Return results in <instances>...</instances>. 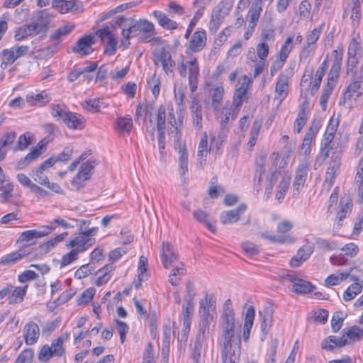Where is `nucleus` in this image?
<instances>
[{"instance_id":"1","label":"nucleus","mask_w":363,"mask_h":363,"mask_svg":"<svg viewBox=\"0 0 363 363\" xmlns=\"http://www.w3.org/2000/svg\"><path fill=\"white\" fill-rule=\"evenodd\" d=\"M235 313L230 299L225 301L219 324L220 348L227 350H241L240 335L235 331Z\"/></svg>"},{"instance_id":"2","label":"nucleus","mask_w":363,"mask_h":363,"mask_svg":"<svg viewBox=\"0 0 363 363\" xmlns=\"http://www.w3.org/2000/svg\"><path fill=\"white\" fill-rule=\"evenodd\" d=\"M199 315L201 318L199 330L205 333L208 325L216 315V301L213 294H206L199 301Z\"/></svg>"},{"instance_id":"3","label":"nucleus","mask_w":363,"mask_h":363,"mask_svg":"<svg viewBox=\"0 0 363 363\" xmlns=\"http://www.w3.org/2000/svg\"><path fill=\"white\" fill-rule=\"evenodd\" d=\"M68 337L69 334L66 333L55 339L51 345H43L38 353L39 361L47 362L53 357H62L65 352L63 343L68 339Z\"/></svg>"},{"instance_id":"4","label":"nucleus","mask_w":363,"mask_h":363,"mask_svg":"<svg viewBox=\"0 0 363 363\" xmlns=\"http://www.w3.org/2000/svg\"><path fill=\"white\" fill-rule=\"evenodd\" d=\"M98 230V227H93L87 230L79 232L76 237L67 244V246L72 247L79 253L83 252L95 244L96 239L94 236Z\"/></svg>"},{"instance_id":"5","label":"nucleus","mask_w":363,"mask_h":363,"mask_svg":"<svg viewBox=\"0 0 363 363\" xmlns=\"http://www.w3.org/2000/svg\"><path fill=\"white\" fill-rule=\"evenodd\" d=\"M153 61L156 66L160 64L166 74L173 72L175 62L172 60L170 52L164 48H162L153 52Z\"/></svg>"},{"instance_id":"6","label":"nucleus","mask_w":363,"mask_h":363,"mask_svg":"<svg viewBox=\"0 0 363 363\" xmlns=\"http://www.w3.org/2000/svg\"><path fill=\"white\" fill-rule=\"evenodd\" d=\"M48 21H43L41 23H33L30 24H26L19 27L15 32V40L20 41L28 36L33 35L34 33L38 31V29L47 30L48 28Z\"/></svg>"},{"instance_id":"7","label":"nucleus","mask_w":363,"mask_h":363,"mask_svg":"<svg viewBox=\"0 0 363 363\" xmlns=\"http://www.w3.org/2000/svg\"><path fill=\"white\" fill-rule=\"evenodd\" d=\"M284 279L293 284V291L296 294L309 293L313 289L311 282L297 277L294 274H287Z\"/></svg>"},{"instance_id":"8","label":"nucleus","mask_w":363,"mask_h":363,"mask_svg":"<svg viewBox=\"0 0 363 363\" xmlns=\"http://www.w3.org/2000/svg\"><path fill=\"white\" fill-rule=\"evenodd\" d=\"M335 129L334 127L330 128L328 126L327 132L324 135V138L321 142L320 156L325 160L330 157V152L331 150L335 148V144L333 142L334 138Z\"/></svg>"},{"instance_id":"9","label":"nucleus","mask_w":363,"mask_h":363,"mask_svg":"<svg viewBox=\"0 0 363 363\" xmlns=\"http://www.w3.org/2000/svg\"><path fill=\"white\" fill-rule=\"evenodd\" d=\"M246 209L247 205L241 203L234 209L223 211L220 216V220L223 225L235 223L240 220Z\"/></svg>"},{"instance_id":"10","label":"nucleus","mask_w":363,"mask_h":363,"mask_svg":"<svg viewBox=\"0 0 363 363\" xmlns=\"http://www.w3.org/2000/svg\"><path fill=\"white\" fill-rule=\"evenodd\" d=\"M206 33L204 30L194 32L189 43V49L194 52L201 51L206 45Z\"/></svg>"},{"instance_id":"11","label":"nucleus","mask_w":363,"mask_h":363,"mask_svg":"<svg viewBox=\"0 0 363 363\" xmlns=\"http://www.w3.org/2000/svg\"><path fill=\"white\" fill-rule=\"evenodd\" d=\"M23 333L25 342L28 345H32L37 342L40 336L39 327L33 321L26 324Z\"/></svg>"},{"instance_id":"12","label":"nucleus","mask_w":363,"mask_h":363,"mask_svg":"<svg viewBox=\"0 0 363 363\" xmlns=\"http://www.w3.org/2000/svg\"><path fill=\"white\" fill-rule=\"evenodd\" d=\"M308 167L306 163H301L298 166L293 184L294 191H296L294 195H298L300 190L304 186L308 174Z\"/></svg>"},{"instance_id":"13","label":"nucleus","mask_w":363,"mask_h":363,"mask_svg":"<svg viewBox=\"0 0 363 363\" xmlns=\"http://www.w3.org/2000/svg\"><path fill=\"white\" fill-rule=\"evenodd\" d=\"M161 259L164 268L167 269L172 264L178 259V256L173 249V246L169 242H163Z\"/></svg>"},{"instance_id":"14","label":"nucleus","mask_w":363,"mask_h":363,"mask_svg":"<svg viewBox=\"0 0 363 363\" xmlns=\"http://www.w3.org/2000/svg\"><path fill=\"white\" fill-rule=\"evenodd\" d=\"M30 252L26 247H21L20 250L7 254L0 259L1 265L11 266L16 264L17 262L23 257L30 255Z\"/></svg>"},{"instance_id":"15","label":"nucleus","mask_w":363,"mask_h":363,"mask_svg":"<svg viewBox=\"0 0 363 363\" xmlns=\"http://www.w3.org/2000/svg\"><path fill=\"white\" fill-rule=\"evenodd\" d=\"M94 43V36L91 35H85L77 41L76 46L72 49L73 52L82 55H86L92 50L91 45Z\"/></svg>"},{"instance_id":"16","label":"nucleus","mask_w":363,"mask_h":363,"mask_svg":"<svg viewBox=\"0 0 363 363\" xmlns=\"http://www.w3.org/2000/svg\"><path fill=\"white\" fill-rule=\"evenodd\" d=\"M62 122L69 128L77 130L82 129L84 128L85 120L82 116L69 111L67 112V114L65 115Z\"/></svg>"},{"instance_id":"17","label":"nucleus","mask_w":363,"mask_h":363,"mask_svg":"<svg viewBox=\"0 0 363 363\" xmlns=\"http://www.w3.org/2000/svg\"><path fill=\"white\" fill-rule=\"evenodd\" d=\"M262 11V0H256L250 7L246 21L250 26L256 27Z\"/></svg>"},{"instance_id":"18","label":"nucleus","mask_w":363,"mask_h":363,"mask_svg":"<svg viewBox=\"0 0 363 363\" xmlns=\"http://www.w3.org/2000/svg\"><path fill=\"white\" fill-rule=\"evenodd\" d=\"M289 79L285 74H280L275 86V99L282 101L288 94Z\"/></svg>"},{"instance_id":"19","label":"nucleus","mask_w":363,"mask_h":363,"mask_svg":"<svg viewBox=\"0 0 363 363\" xmlns=\"http://www.w3.org/2000/svg\"><path fill=\"white\" fill-rule=\"evenodd\" d=\"M52 4L53 6L58 8L62 13L79 11L81 9V4L77 0H53Z\"/></svg>"},{"instance_id":"20","label":"nucleus","mask_w":363,"mask_h":363,"mask_svg":"<svg viewBox=\"0 0 363 363\" xmlns=\"http://www.w3.org/2000/svg\"><path fill=\"white\" fill-rule=\"evenodd\" d=\"M313 252V247L311 245H303L300 248L296 256L291 259V265L294 267H298L303 261H306Z\"/></svg>"},{"instance_id":"21","label":"nucleus","mask_w":363,"mask_h":363,"mask_svg":"<svg viewBox=\"0 0 363 363\" xmlns=\"http://www.w3.org/2000/svg\"><path fill=\"white\" fill-rule=\"evenodd\" d=\"M41 235L42 234L40 233H37L36 230L23 231L21 233L17 240V243L23 244L22 247H26L28 250L30 245L35 244V242L33 240L36 238H40Z\"/></svg>"},{"instance_id":"22","label":"nucleus","mask_w":363,"mask_h":363,"mask_svg":"<svg viewBox=\"0 0 363 363\" xmlns=\"http://www.w3.org/2000/svg\"><path fill=\"white\" fill-rule=\"evenodd\" d=\"M179 155V174L184 176L188 172V152L185 144L182 143H178V147H176Z\"/></svg>"},{"instance_id":"23","label":"nucleus","mask_w":363,"mask_h":363,"mask_svg":"<svg viewBox=\"0 0 363 363\" xmlns=\"http://www.w3.org/2000/svg\"><path fill=\"white\" fill-rule=\"evenodd\" d=\"M255 314V308L252 306H249L245 313V323L243 325V340L245 342H247L249 340L250 330L253 325Z\"/></svg>"},{"instance_id":"24","label":"nucleus","mask_w":363,"mask_h":363,"mask_svg":"<svg viewBox=\"0 0 363 363\" xmlns=\"http://www.w3.org/2000/svg\"><path fill=\"white\" fill-rule=\"evenodd\" d=\"M51 101V97L47 94L45 91H42L40 93H31L26 96V101L31 106H42L49 103Z\"/></svg>"},{"instance_id":"25","label":"nucleus","mask_w":363,"mask_h":363,"mask_svg":"<svg viewBox=\"0 0 363 363\" xmlns=\"http://www.w3.org/2000/svg\"><path fill=\"white\" fill-rule=\"evenodd\" d=\"M347 343V339L342 335L337 338L335 336H329L323 340L321 347L324 350L332 351L335 347H342Z\"/></svg>"},{"instance_id":"26","label":"nucleus","mask_w":363,"mask_h":363,"mask_svg":"<svg viewBox=\"0 0 363 363\" xmlns=\"http://www.w3.org/2000/svg\"><path fill=\"white\" fill-rule=\"evenodd\" d=\"M359 50V43L353 38L349 45L347 52V62L351 67H354L357 64L360 55Z\"/></svg>"},{"instance_id":"27","label":"nucleus","mask_w":363,"mask_h":363,"mask_svg":"<svg viewBox=\"0 0 363 363\" xmlns=\"http://www.w3.org/2000/svg\"><path fill=\"white\" fill-rule=\"evenodd\" d=\"M191 108L193 125L199 130L202 128V110L201 106L199 104L198 101L195 98L193 99Z\"/></svg>"},{"instance_id":"28","label":"nucleus","mask_w":363,"mask_h":363,"mask_svg":"<svg viewBox=\"0 0 363 363\" xmlns=\"http://www.w3.org/2000/svg\"><path fill=\"white\" fill-rule=\"evenodd\" d=\"M359 89L360 82L356 81L349 84L346 90L342 94L343 101H340V104L343 103L345 104L346 101L351 100L353 97L356 99L361 94Z\"/></svg>"},{"instance_id":"29","label":"nucleus","mask_w":363,"mask_h":363,"mask_svg":"<svg viewBox=\"0 0 363 363\" xmlns=\"http://www.w3.org/2000/svg\"><path fill=\"white\" fill-rule=\"evenodd\" d=\"M241 354V350L220 349L222 363H238Z\"/></svg>"},{"instance_id":"30","label":"nucleus","mask_w":363,"mask_h":363,"mask_svg":"<svg viewBox=\"0 0 363 363\" xmlns=\"http://www.w3.org/2000/svg\"><path fill=\"white\" fill-rule=\"evenodd\" d=\"M193 216L197 221L204 224L206 227L212 233H216V221H209L208 219V215L207 213L201 209H198L194 211Z\"/></svg>"},{"instance_id":"31","label":"nucleus","mask_w":363,"mask_h":363,"mask_svg":"<svg viewBox=\"0 0 363 363\" xmlns=\"http://www.w3.org/2000/svg\"><path fill=\"white\" fill-rule=\"evenodd\" d=\"M224 89L222 86H217L212 89L211 105L215 111H218L223 104Z\"/></svg>"},{"instance_id":"32","label":"nucleus","mask_w":363,"mask_h":363,"mask_svg":"<svg viewBox=\"0 0 363 363\" xmlns=\"http://www.w3.org/2000/svg\"><path fill=\"white\" fill-rule=\"evenodd\" d=\"M153 15L158 21L159 24L164 28L174 30L176 29L178 26L177 22L169 18L164 13L161 11H155L153 12Z\"/></svg>"},{"instance_id":"33","label":"nucleus","mask_w":363,"mask_h":363,"mask_svg":"<svg viewBox=\"0 0 363 363\" xmlns=\"http://www.w3.org/2000/svg\"><path fill=\"white\" fill-rule=\"evenodd\" d=\"M262 125V120L259 118H255L251 128L250 140L247 143V145L249 146L250 150H252L255 145Z\"/></svg>"},{"instance_id":"34","label":"nucleus","mask_w":363,"mask_h":363,"mask_svg":"<svg viewBox=\"0 0 363 363\" xmlns=\"http://www.w3.org/2000/svg\"><path fill=\"white\" fill-rule=\"evenodd\" d=\"M113 270V264H108L105 265L104 267L99 269L97 272V274L99 276L96 280L95 281V284L98 286H101L105 284L111 277L109 273L111 272Z\"/></svg>"},{"instance_id":"35","label":"nucleus","mask_w":363,"mask_h":363,"mask_svg":"<svg viewBox=\"0 0 363 363\" xmlns=\"http://www.w3.org/2000/svg\"><path fill=\"white\" fill-rule=\"evenodd\" d=\"M28 286L13 287L9 297V304H16L23 301L26 294Z\"/></svg>"},{"instance_id":"36","label":"nucleus","mask_w":363,"mask_h":363,"mask_svg":"<svg viewBox=\"0 0 363 363\" xmlns=\"http://www.w3.org/2000/svg\"><path fill=\"white\" fill-rule=\"evenodd\" d=\"M340 167L337 164H330L326 172L323 186L329 191L334 184V180L338 174Z\"/></svg>"},{"instance_id":"37","label":"nucleus","mask_w":363,"mask_h":363,"mask_svg":"<svg viewBox=\"0 0 363 363\" xmlns=\"http://www.w3.org/2000/svg\"><path fill=\"white\" fill-rule=\"evenodd\" d=\"M4 176L0 177V191L1 194L0 197L3 203L7 202L12 197V192L13 191V184L11 182H6L4 179Z\"/></svg>"},{"instance_id":"38","label":"nucleus","mask_w":363,"mask_h":363,"mask_svg":"<svg viewBox=\"0 0 363 363\" xmlns=\"http://www.w3.org/2000/svg\"><path fill=\"white\" fill-rule=\"evenodd\" d=\"M340 209L337 212L336 219L337 221L335 223L337 228L342 225L341 221L346 217L347 214L350 211L352 207V201L347 199L346 202L341 199L340 201Z\"/></svg>"},{"instance_id":"39","label":"nucleus","mask_w":363,"mask_h":363,"mask_svg":"<svg viewBox=\"0 0 363 363\" xmlns=\"http://www.w3.org/2000/svg\"><path fill=\"white\" fill-rule=\"evenodd\" d=\"M205 333H202L199 330V333L196 336V340L194 343V347L191 352V358L196 363H200V358L202 351L201 340L203 339Z\"/></svg>"},{"instance_id":"40","label":"nucleus","mask_w":363,"mask_h":363,"mask_svg":"<svg viewBox=\"0 0 363 363\" xmlns=\"http://www.w3.org/2000/svg\"><path fill=\"white\" fill-rule=\"evenodd\" d=\"M42 152H38L37 150H32L23 158L21 159L17 163V167L19 169H24L33 162H35L40 155Z\"/></svg>"},{"instance_id":"41","label":"nucleus","mask_w":363,"mask_h":363,"mask_svg":"<svg viewBox=\"0 0 363 363\" xmlns=\"http://www.w3.org/2000/svg\"><path fill=\"white\" fill-rule=\"evenodd\" d=\"M133 24V33L143 32L148 34L154 31V25L145 19H140L139 21L134 20Z\"/></svg>"},{"instance_id":"42","label":"nucleus","mask_w":363,"mask_h":363,"mask_svg":"<svg viewBox=\"0 0 363 363\" xmlns=\"http://www.w3.org/2000/svg\"><path fill=\"white\" fill-rule=\"evenodd\" d=\"M133 127V121L130 116L120 117L116 122V128L120 132L129 133Z\"/></svg>"},{"instance_id":"43","label":"nucleus","mask_w":363,"mask_h":363,"mask_svg":"<svg viewBox=\"0 0 363 363\" xmlns=\"http://www.w3.org/2000/svg\"><path fill=\"white\" fill-rule=\"evenodd\" d=\"M194 305L186 303L185 306H183L182 310V315H183V325L184 329L182 330V333L185 335L189 332L191 325V315L192 313Z\"/></svg>"},{"instance_id":"44","label":"nucleus","mask_w":363,"mask_h":363,"mask_svg":"<svg viewBox=\"0 0 363 363\" xmlns=\"http://www.w3.org/2000/svg\"><path fill=\"white\" fill-rule=\"evenodd\" d=\"M239 111L238 108H233L232 106L228 107L226 104L222 111L224 116L220 122L222 128H223L230 119L234 120L237 117Z\"/></svg>"},{"instance_id":"45","label":"nucleus","mask_w":363,"mask_h":363,"mask_svg":"<svg viewBox=\"0 0 363 363\" xmlns=\"http://www.w3.org/2000/svg\"><path fill=\"white\" fill-rule=\"evenodd\" d=\"M165 122H166V108L164 106L161 105L157 111V134H165Z\"/></svg>"},{"instance_id":"46","label":"nucleus","mask_w":363,"mask_h":363,"mask_svg":"<svg viewBox=\"0 0 363 363\" xmlns=\"http://www.w3.org/2000/svg\"><path fill=\"white\" fill-rule=\"evenodd\" d=\"M293 40L294 38L292 36H289L281 45L279 53V60L281 62H284L286 60L289 53L291 52L293 47Z\"/></svg>"},{"instance_id":"47","label":"nucleus","mask_w":363,"mask_h":363,"mask_svg":"<svg viewBox=\"0 0 363 363\" xmlns=\"http://www.w3.org/2000/svg\"><path fill=\"white\" fill-rule=\"evenodd\" d=\"M362 289V286L358 282H355L350 285L343 294V298L345 301H350L359 294Z\"/></svg>"},{"instance_id":"48","label":"nucleus","mask_w":363,"mask_h":363,"mask_svg":"<svg viewBox=\"0 0 363 363\" xmlns=\"http://www.w3.org/2000/svg\"><path fill=\"white\" fill-rule=\"evenodd\" d=\"M342 49L333 51V62L330 70V72L339 75L342 65Z\"/></svg>"},{"instance_id":"49","label":"nucleus","mask_w":363,"mask_h":363,"mask_svg":"<svg viewBox=\"0 0 363 363\" xmlns=\"http://www.w3.org/2000/svg\"><path fill=\"white\" fill-rule=\"evenodd\" d=\"M273 318V308L272 306H268L263 310L262 322L261 328L262 331H267L272 321Z\"/></svg>"},{"instance_id":"50","label":"nucleus","mask_w":363,"mask_h":363,"mask_svg":"<svg viewBox=\"0 0 363 363\" xmlns=\"http://www.w3.org/2000/svg\"><path fill=\"white\" fill-rule=\"evenodd\" d=\"M317 133V129H313L312 127L309 128V130L305 134L302 145L301 150L303 151V153L306 155L310 150V146L312 143L314 135Z\"/></svg>"},{"instance_id":"51","label":"nucleus","mask_w":363,"mask_h":363,"mask_svg":"<svg viewBox=\"0 0 363 363\" xmlns=\"http://www.w3.org/2000/svg\"><path fill=\"white\" fill-rule=\"evenodd\" d=\"M324 24L320 26L318 28H314L310 33L306 35V45L314 47L317 40L319 39L320 33L323 30Z\"/></svg>"},{"instance_id":"52","label":"nucleus","mask_w":363,"mask_h":363,"mask_svg":"<svg viewBox=\"0 0 363 363\" xmlns=\"http://www.w3.org/2000/svg\"><path fill=\"white\" fill-rule=\"evenodd\" d=\"M261 236L263 238L278 243L292 242L294 241L292 237L289 235H269L267 233H262Z\"/></svg>"},{"instance_id":"53","label":"nucleus","mask_w":363,"mask_h":363,"mask_svg":"<svg viewBox=\"0 0 363 363\" xmlns=\"http://www.w3.org/2000/svg\"><path fill=\"white\" fill-rule=\"evenodd\" d=\"M50 107L52 116L62 121L65 118V115L69 111L63 104H52Z\"/></svg>"},{"instance_id":"54","label":"nucleus","mask_w":363,"mask_h":363,"mask_svg":"<svg viewBox=\"0 0 363 363\" xmlns=\"http://www.w3.org/2000/svg\"><path fill=\"white\" fill-rule=\"evenodd\" d=\"M95 271V267L89 264L81 266L74 273V277L78 279H82L91 274Z\"/></svg>"},{"instance_id":"55","label":"nucleus","mask_w":363,"mask_h":363,"mask_svg":"<svg viewBox=\"0 0 363 363\" xmlns=\"http://www.w3.org/2000/svg\"><path fill=\"white\" fill-rule=\"evenodd\" d=\"M33 135L30 133L21 135L18 140V149L23 150L33 143Z\"/></svg>"},{"instance_id":"56","label":"nucleus","mask_w":363,"mask_h":363,"mask_svg":"<svg viewBox=\"0 0 363 363\" xmlns=\"http://www.w3.org/2000/svg\"><path fill=\"white\" fill-rule=\"evenodd\" d=\"M91 179L89 175H86L85 173L79 170L77 175L72 179V184L74 186L77 190H79L81 188L84 187V182L88 181Z\"/></svg>"},{"instance_id":"57","label":"nucleus","mask_w":363,"mask_h":363,"mask_svg":"<svg viewBox=\"0 0 363 363\" xmlns=\"http://www.w3.org/2000/svg\"><path fill=\"white\" fill-rule=\"evenodd\" d=\"M33 350L32 349H25L17 357L15 363H33Z\"/></svg>"},{"instance_id":"58","label":"nucleus","mask_w":363,"mask_h":363,"mask_svg":"<svg viewBox=\"0 0 363 363\" xmlns=\"http://www.w3.org/2000/svg\"><path fill=\"white\" fill-rule=\"evenodd\" d=\"M134 19L131 18H124V22L122 23L121 29H122V35L123 38H130V35L133 33V27H134Z\"/></svg>"},{"instance_id":"59","label":"nucleus","mask_w":363,"mask_h":363,"mask_svg":"<svg viewBox=\"0 0 363 363\" xmlns=\"http://www.w3.org/2000/svg\"><path fill=\"white\" fill-rule=\"evenodd\" d=\"M52 250L51 247L49 245L48 241L41 244L38 246L33 252H30L32 257L29 259L30 261L37 259L47 253H48Z\"/></svg>"},{"instance_id":"60","label":"nucleus","mask_w":363,"mask_h":363,"mask_svg":"<svg viewBox=\"0 0 363 363\" xmlns=\"http://www.w3.org/2000/svg\"><path fill=\"white\" fill-rule=\"evenodd\" d=\"M345 334L352 341H358L363 338V329L358 326H352Z\"/></svg>"},{"instance_id":"61","label":"nucleus","mask_w":363,"mask_h":363,"mask_svg":"<svg viewBox=\"0 0 363 363\" xmlns=\"http://www.w3.org/2000/svg\"><path fill=\"white\" fill-rule=\"evenodd\" d=\"M250 82V79L247 77L244 76L242 82H239L236 86L235 95L244 97L247 93V86Z\"/></svg>"},{"instance_id":"62","label":"nucleus","mask_w":363,"mask_h":363,"mask_svg":"<svg viewBox=\"0 0 363 363\" xmlns=\"http://www.w3.org/2000/svg\"><path fill=\"white\" fill-rule=\"evenodd\" d=\"M97 164L98 161L96 160L91 159L87 160L86 162H84L81 165L79 170L91 177L93 174L94 169Z\"/></svg>"},{"instance_id":"63","label":"nucleus","mask_w":363,"mask_h":363,"mask_svg":"<svg viewBox=\"0 0 363 363\" xmlns=\"http://www.w3.org/2000/svg\"><path fill=\"white\" fill-rule=\"evenodd\" d=\"M96 289L93 287L86 289L78 298L77 303L79 305L89 303L94 297Z\"/></svg>"},{"instance_id":"64","label":"nucleus","mask_w":363,"mask_h":363,"mask_svg":"<svg viewBox=\"0 0 363 363\" xmlns=\"http://www.w3.org/2000/svg\"><path fill=\"white\" fill-rule=\"evenodd\" d=\"M79 254V252H77L74 249H73L69 252L64 255L62 257L60 261V268H62L74 262L77 259Z\"/></svg>"}]
</instances>
